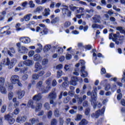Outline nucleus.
<instances>
[{
  "label": "nucleus",
  "mask_w": 125,
  "mask_h": 125,
  "mask_svg": "<svg viewBox=\"0 0 125 125\" xmlns=\"http://www.w3.org/2000/svg\"><path fill=\"white\" fill-rule=\"evenodd\" d=\"M87 125V121L83 119L79 123V125Z\"/></svg>",
  "instance_id": "nucleus-36"
},
{
  "label": "nucleus",
  "mask_w": 125,
  "mask_h": 125,
  "mask_svg": "<svg viewBox=\"0 0 125 125\" xmlns=\"http://www.w3.org/2000/svg\"><path fill=\"white\" fill-rule=\"evenodd\" d=\"M103 27V25L102 24H98L95 23L92 24V28L93 29H102Z\"/></svg>",
  "instance_id": "nucleus-21"
},
{
  "label": "nucleus",
  "mask_w": 125,
  "mask_h": 125,
  "mask_svg": "<svg viewBox=\"0 0 125 125\" xmlns=\"http://www.w3.org/2000/svg\"><path fill=\"white\" fill-rule=\"evenodd\" d=\"M14 65H15V60L12 59L11 60V62H10L9 69H12Z\"/></svg>",
  "instance_id": "nucleus-30"
},
{
  "label": "nucleus",
  "mask_w": 125,
  "mask_h": 125,
  "mask_svg": "<svg viewBox=\"0 0 125 125\" xmlns=\"http://www.w3.org/2000/svg\"><path fill=\"white\" fill-rule=\"evenodd\" d=\"M43 75H44V71L42 70L39 73L38 76L39 77H42Z\"/></svg>",
  "instance_id": "nucleus-62"
},
{
  "label": "nucleus",
  "mask_w": 125,
  "mask_h": 125,
  "mask_svg": "<svg viewBox=\"0 0 125 125\" xmlns=\"http://www.w3.org/2000/svg\"><path fill=\"white\" fill-rule=\"evenodd\" d=\"M69 101H70V97H67L65 99H64L63 102H64V103L67 104Z\"/></svg>",
  "instance_id": "nucleus-57"
},
{
  "label": "nucleus",
  "mask_w": 125,
  "mask_h": 125,
  "mask_svg": "<svg viewBox=\"0 0 125 125\" xmlns=\"http://www.w3.org/2000/svg\"><path fill=\"white\" fill-rule=\"evenodd\" d=\"M21 25V24L20 23H18L16 24V28L17 31H20L21 30H22V28L19 27H20Z\"/></svg>",
  "instance_id": "nucleus-51"
},
{
  "label": "nucleus",
  "mask_w": 125,
  "mask_h": 125,
  "mask_svg": "<svg viewBox=\"0 0 125 125\" xmlns=\"http://www.w3.org/2000/svg\"><path fill=\"white\" fill-rule=\"evenodd\" d=\"M62 76V70H59L57 72V78H59Z\"/></svg>",
  "instance_id": "nucleus-55"
},
{
  "label": "nucleus",
  "mask_w": 125,
  "mask_h": 125,
  "mask_svg": "<svg viewBox=\"0 0 125 125\" xmlns=\"http://www.w3.org/2000/svg\"><path fill=\"white\" fill-rule=\"evenodd\" d=\"M22 80L23 81H26V80H28V75L24 74L22 76Z\"/></svg>",
  "instance_id": "nucleus-64"
},
{
  "label": "nucleus",
  "mask_w": 125,
  "mask_h": 125,
  "mask_svg": "<svg viewBox=\"0 0 125 125\" xmlns=\"http://www.w3.org/2000/svg\"><path fill=\"white\" fill-rule=\"evenodd\" d=\"M84 64H85L84 61L80 60V62L75 65V66L77 67V68H78V67H80V68H81L80 71L82 73L81 77L83 78H85L87 77L88 75L87 72L84 71V70H85V66H84Z\"/></svg>",
  "instance_id": "nucleus-2"
},
{
  "label": "nucleus",
  "mask_w": 125,
  "mask_h": 125,
  "mask_svg": "<svg viewBox=\"0 0 125 125\" xmlns=\"http://www.w3.org/2000/svg\"><path fill=\"white\" fill-rule=\"evenodd\" d=\"M8 99L9 100H11L13 98V93L12 92H10L8 95Z\"/></svg>",
  "instance_id": "nucleus-43"
},
{
  "label": "nucleus",
  "mask_w": 125,
  "mask_h": 125,
  "mask_svg": "<svg viewBox=\"0 0 125 125\" xmlns=\"http://www.w3.org/2000/svg\"><path fill=\"white\" fill-rule=\"evenodd\" d=\"M4 119L8 122L9 125H13L15 122V119L12 118L9 114L5 115Z\"/></svg>",
  "instance_id": "nucleus-11"
},
{
  "label": "nucleus",
  "mask_w": 125,
  "mask_h": 125,
  "mask_svg": "<svg viewBox=\"0 0 125 125\" xmlns=\"http://www.w3.org/2000/svg\"><path fill=\"white\" fill-rule=\"evenodd\" d=\"M109 20L111 21V22H113L114 25H117V22H116V18H114L113 17H110Z\"/></svg>",
  "instance_id": "nucleus-41"
},
{
  "label": "nucleus",
  "mask_w": 125,
  "mask_h": 125,
  "mask_svg": "<svg viewBox=\"0 0 125 125\" xmlns=\"http://www.w3.org/2000/svg\"><path fill=\"white\" fill-rule=\"evenodd\" d=\"M71 26V22L70 21H66L64 23V27L66 28H68V27Z\"/></svg>",
  "instance_id": "nucleus-53"
},
{
  "label": "nucleus",
  "mask_w": 125,
  "mask_h": 125,
  "mask_svg": "<svg viewBox=\"0 0 125 125\" xmlns=\"http://www.w3.org/2000/svg\"><path fill=\"white\" fill-rule=\"evenodd\" d=\"M34 54H35V51L31 50L28 53V56H29V57H32L34 56Z\"/></svg>",
  "instance_id": "nucleus-50"
},
{
  "label": "nucleus",
  "mask_w": 125,
  "mask_h": 125,
  "mask_svg": "<svg viewBox=\"0 0 125 125\" xmlns=\"http://www.w3.org/2000/svg\"><path fill=\"white\" fill-rule=\"evenodd\" d=\"M54 116H55L57 117H58L60 116V113H59V109L56 108L55 110Z\"/></svg>",
  "instance_id": "nucleus-37"
},
{
  "label": "nucleus",
  "mask_w": 125,
  "mask_h": 125,
  "mask_svg": "<svg viewBox=\"0 0 125 125\" xmlns=\"http://www.w3.org/2000/svg\"><path fill=\"white\" fill-rule=\"evenodd\" d=\"M58 50V52L59 54H62L63 53V48L62 47H59Z\"/></svg>",
  "instance_id": "nucleus-58"
},
{
  "label": "nucleus",
  "mask_w": 125,
  "mask_h": 125,
  "mask_svg": "<svg viewBox=\"0 0 125 125\" xmlns=\"http://www.w3.org/2000/svg\"><path fill=\"white\" fill-rule=\"evenodd\" d=\"M29 6L31 8H34V7H35V4H34V3H33L32 0H30L29 1Z\"/></svg>",
  "instance_id": "nucleus-46"
},
{
  "label": "nucleus",
  "mask_w": 125,
  "mask_h": 125,
  "mask_svg": "<svg viewBox=\"0 0 125 125\" xmlns=\"http://www.w3.org/2000/svg\"><path fill=\"white\" fill-rule=\"evenodd\" d=\"M19 112H20V109L19 108H17L14 110V114L15 115H18Z\"/></svg>",
  "instance_id": "nucleus-49"
},
{
  "label": "nucleus",
  "mask_w": 125,
  "mask_h": 125,
  "mask_svg": "<svg viewBox=\"0 0 125 125\" xmlns=\"http://www.w3.org/2000/svg\"><path fill=\"white\" fill-rule=\"evenodd\" d=\"M92 22L95 23L101 24V16L99 15H95L92 18Z\"/></svg>",
  "instance_id": "nucleus-9"
},
{
  "label": "nucleus",
  "mask_w": 125,
  "mask_h": 125,
  "mask_svg": "<svg viewBox=\"0 0 125 125\" xmlns=\"http://www.w3.org/2000/svg\"><path fill=\"white\" fill-rule=\"evenodd\" d=\"M33 104H34V102L33 100H30L28 102L27 106L28 107H31L32 109H35V105H34Z\"/></svg>",
  "instance_id": "nucleus-31"
},
{
  "label": "nucleus",
  "mask_w": 125,
  "mask_h": 125,
  "mask_svg": "<svg viewBox=\"0 0 125 125\" xmlns=\"http://www.w3.org/2000/svg\"><path fill=\"white\" fill-rule=\"evenodd\" d=\"M86 12L87 13H93L94 12V10L91 9H85Z\"/></svg>",
  "instance_id": "nucleus-54"
},
{
  "label": "nucleus",
  "mask_w": 125,
  "mask_h": 125,
  "mask_svg": "<svg viewBox=\"0 0 125 125\" xmlns=\"http://www.w3.org/2000/svg\"><path fill=\"white\" fill-rule=\"evenodd\" d=\"M37 88H39L42 91V93H47L50 89V86H46V88H44V86L42 85V81H39L36 85Z\"/></svg>",
  "instance_id": "nucleus-3"
},
{
  "label": "nucleus",
  "mask_w": 125,
  "mask_h": 125,
  "mask_svg": "<svg viewBox=\"0 0 125 125\" xmlns=\"http://www.w3.org/2000/svg\"><path fill=\"white\" fill-rule=\"evenodd\" d=\"M120 37V32H117L116 34H113V38H112V41L116 43V44H122L123 42H119L118 41V38H119Z\"/></svg>",
  "instance_id": "nucleus-10"
},
{
  "label": "nucleus",
  "mask_w": 125,
  "mask_h": 125,
  "mask_svg": "<svg viewBox=\"0 0 125 125\" xmlns=\"http://www.w3.org/2000/svg\"><path fill=\"white\" fill-rule=\"evenodd\" d=\"M5 82V79L3 77H0V91L3 94H6V89L5 87L3 86L4 85V83Z\"/></svg>",
  "instance_id": "nucleus-6"
},
{
  "label": "nucleus",
  "mask_w": 125,
  "mask_h": 125,
  "mask_svg": "<svg viewBox=\"0 0 125 125\" xmlns=\"http://www.w3.org/2000/svg\"><path fill=\"white\" fill-rule=\"evenodd\" d=\"M33 59L34 61H42V58L39 54H36L34 56Z\"/></svg>",
  "instance_id": "nucleus-23"
},
{
  "label": "nucleus",
  "mask_w": 125,
  "mask_h": 125,
  "mask_svg": "<svg viewBox=\"0 0 125 125\" xmlns=\"http://www.w3.org/2000/svg\"><path fill=\"white\" fill-rule=\"evenodd\" d=\"M31 16H32V14H28L24 17V19L25 21H30L31 19Z\"/></svg>",
  "instance_id": "nucleus-33"
},
{
  "label": "nucleus",
  "mask_w": 125,
  "mask_h": 125,
  "mask_svg": "<svg viewBox=\"0 0 125 125\" xmlns=\"http://www.w3.org/2000/svg\"><path fill=\"white\" fill-rule=\"evenodd\" d=\"M63 8L62 9V14H67V13L69 11V7L67 5H63Z\"/></svg>",
  "instance_id": "nucleus-26"
},
{
  "label": "nucleus",
  "mask_w": 125,
  "mask_h": 125,
  "mask_svg": "<svg viewBox=\"0 0 125 125\" xmlns=\"http://www.w3.org/2000/svg\"><path fill=\"white\" fill-rule=\"evenodd\" d=\"M72 58V55L69 54H66V59L67 60H70Z\"/></svg>",
  "instance_id": "nucleus-60"
},
{
  "label": "nucleus",
  "mask_w": 125,
  "mask_h": 125,
  "mask_svg": "<svg viewBox=\"0 0 125 125\" xmlns=\"http://www.w3.org/2000/svg\"><path fill=\"white\" fill-rule=\"evenodd\" d=\"M50 83H51V78H49L46 81V84H47V86H50Z\"/></svg>",
  "instance_id": "nucleus-45"
},
{
  "label": "nucleus",
  "mask_w": 125,
  "mask_h": 125,
  "mask_svg": "<svg viewBox=\"0 0 125 125\" xmlns=\"http://www.w3.org/2000/svg\"><path fill=\"white\" fill-rule=\"evenodd\" d=\"M7 52L8 54L11 57H13V54H11L10 50H7V48H4L3 50H2V53H6Z\"/></svg>",
  "instance_id": "nucleus-27"
},
{
  "label": "nucleus",
  "mask_w": 125,
  "mask_h": 125,
  "mask_svg": "<svg viewBox=\"0 0 125 125\" xmlns=\"http://www.w3.org/2000/svg\"><path fill=\"white\" fill-rule=\"evenodd\" d=\"M42 6H39L36 9V11L35 12H38V13H41L42 11Z\"/></svg>",
  "instance_id": "nucleus-38"
},
{
  "label": "nucleus",
  "mask_w": 125,
  "mask_h": 125,
  "mask_svg": "<svg viewBox=\"0 0 125 125\" xmlns=\"http://www.w3.org/2000/svg\"><path fill=\"white\" fill-rule=\"evenodd\" d=\"M52 117V111L50 110L47 113V118L49 119H51Z\"/></svg>",
  "instance_id": "nucleus-44"
},
{
  "label": "nucleus",
  "mask_w": 125,
  "mask_h": 125,
  "mask_svg": "<svg viewBox=\"0 0 125 125\" xmlns=\"http://www.w3.org/2000/svg\"><path fill=\"white\" fill-rule=\"evenodd\" d=\"M18 95L19 99H22V98H23L25 95V91L19 90L18 91Z\"/></svg>",
  "instance_id": "nucleus-18"
},
{
  "label": "nucleus",
  "mask_w": 125,
  "mask_h": 125,
  "mask_svg": "<svg viewBox=\"0 0 125 125\" xmlns=\"http://www.w3.org/2000/svg\"><path fill=\"white\" fill-rule=\"evenodd\" d=\"M6 111V105L4 104L2 105V107L1 108L0 112L1 113H4Z\"/></svg>",
  "instance_id": "nucleus-39"
},
{
  "label": "nucleus",
  "mask_w": 125,
  "mask_h": 125,
  "mask_svg": "<svg viewBox=\"0 0 125 125\" xmlns=\"http://www.w3.org/2000/svg\"><path fill=\"white\" fill-rule=\"evenodd\" d=\"M105 109H106V107L105 106H104L101 110H98L95 113H93L91 115L92 118H95V119H98V118H99V116H102V115H104Z\"/></svg>",
  "instance_id": "nucleus-5"
},
{
  "label": "nucleus",
  "mask_w": 125,
  "mask_h": 125,
  "mask_svg": "<svg viewBox=\"0 0 125 125\" xmlns=\"http://www.w3.org/2000/svg\"><path fill=\"white\" fill-rule=\"evenodd\" d=\"M97 90V88L96 87H93V90L91 91H88L87 92V95L88 96H91L90 102L91 104H94V108L96 107V104H95V102H96V100H97V95L96 94V91Z\"/></svg>",
  "instance_id": "nucleus-1"
},
{
  "label": "nucleus",
  "mask_w": 125,
  "mask_h": 125,
  "mask_svg": "<svg viewBox=\"0 0 125 125\" xmlns=\"http://www.w3.org/2000/svg\"><path fill=\"white\" fill-rule=\"evenodd\" d=\"M116 30L119 31L121 34H124L125 35V31L124 30V27L122 26H118L116 27Z\"/></svg>",
  "instance_id": "nucleus-28"
},
{
  "label": "nucleus",
  "mask_w": 125,
  "mask_h": 125,
  "mask_svg": "<svg viewBox=\"0 0 125 125\" xmlns=\"http://www.w3.org/2000/svg\"><path fill=\"white\" fill-rule=\"evenodd\" d=\"M40 26H37L36 28V32H39L40 31H42L41 32V34L42 35H46L48 33L47 29L45 25L42 23H40L39 24Z\"/></svg>",
  "instance_id": "nucleus-4"
},
{
  "label": "nucleus",
  "mask_w": 125,
  "mask_h": 125,
  "mask_svg": "<svg viewBox=\"0 0 125 125\" xmlns=\"http://www.w3.org/2000/svg\"><path fill=\"white\" fill-rule=\"evenodd\" d=\"M78 81V77L73 76L71 78L70 84L71 85H77V83Z\"/></svg>",
  "instance_id": "nucleus-15"
},
{
  "label": "nucleus",
  "mask_w": 125,
  "mask_h": 125,
  "mask_svg": "<svg viewBox=\"0 0 125 125\" xmlns=\"http://www.w3.org/2000/svg\"><path fill=\"white\" fill-rule=\"evenodd\" d=\"M69 8L71 11H75L78 9V7L75 6L73 4H71L69 5Z\"/></svg>",
  "instance_id": "nucleus-34"
},
{
  "label": "nucleus",
  "mask_w": 125,
  "mask_h": 125,
  "mask_svg": "<svg viewBox=\"0 0 125 125\" xmlns=\"http://www.w3.org/2000/svg\"><path fill=\"white\" fill-rule=\"evenodd\" d=\"M20 41L23 43H30L31 42V39L29 37H21Z\"/></svg>",
  "instance_id": "nucleus-14"
},
{
  "label": "nucleus",
  "mask_w": 125,
  "mask_h": 125,
  "mask_svg": "<svg viewBox=\"0 0 125 125\" xmlns=\"http://www.w3.org/2000/svg\"><path fill=\"white\" fill-rule=\"evenodd\" d=\"M44 107L46 110H49V109H50V106H49V104L48 103H46L44 105Z\"/></svg>",
  "instance_id": "nucleus-47"
},
{
  "label": "nucleus",
  "mask_w": 125,
  "mask_h": 125,
  "mask_svg": "<svg viewBox=\"0 0 125 125\" xmlns=\"http://www.w3.org/2000/svg\"><path fill=\"white\" fill-rule=\"evenodd\" d=\"M83 107H88V102H87V101H84L83 103Z\"/></svg>",
  "instance_id": "nucleus-52"
},
{
  "label": "nucleus",
  "mask_w": 125,
  "mask_h": 125,
  "mask_svg": "<svg viewBox=\"0 0 125 125\" xmlns=\"http://www.w3.org/2000/svg\"><path fill=\"white\" fill-rule=\"evenodd\" d=\"M50 48H51V46L49 44H47L44 46V47L43 48V50L44 52H46V51H48Z\"/></svg>",
  "instance_id": "nucleus-32"
},
{
  "label": "nucleus",
  "mask_w": 125,
  "mask_h": 125,
  "mask_svg": "<svg viewBox=\"0 0 125 125\" xmlns=\"http://www.w3.org/2000/svg\"><path fill=\"white\" fill-rule=\"evenodd\" d=\"M92 47V46H91V45H87L85 46V49H87V50H90Z\"/></svg>",
  "instance_id": "nucleus-61"
},
{
  "label": "nucleus",
  "mask_w": 125,
  "mask_h": 125,
  "mask_svg": "<svg viewBox=\"0 0 125 125\" xmlns=\"http://www.w3.org/2000/svg\"><path fill=\"white\" fill-rule=\"evenodd\" d=\"M51 125H57V120L56 119H52L51 121Z\"/></svg>",
  "instance_id": "nucleus-40"
},
{
  "label": "nucleus",
  "mask_w": 125,
  "mask_h": 125,
  "mask_svg": "<svg viewBox=\"0 0 125 125\" xmlns=\"http://www.w3.org/2000/svg\"><path fill=\"white\" fill-rule=\"evenodd\" d=\"M35 70H34V72L35 73H37V72H38V71L42 70V67L39 62H36L35 63Z\"/></svg>",
  "instance_id": "nucleus-17"
},
{
  "label": "nucleus",
  "mask_w": 125,
  "mask_h": 125,
  "mask_svg": "<svg viewBox=\"0 0 125 125\" xmlns=\"http://www.w3.org/2000/svg\"><path fill=\"white\" fill-rule=\"evenodd\" d=\"M9 63H10V60H9L8 58H7L6 59L2 60L1 65H2V66H5V65H7V66H8L9 67Z\"/></svg>",
  "instance_id": "nucleus-16"
},
{
  "label": "nucleus",
  "mask_w": 125,
  "mask_h": 125,
  "mask_svg": "<svg viewBox=\"0 0 125 125\" xmlns=\"http://www.w3.org/2000/svg\"><path fill=\"white\" fill-rule=\"evenodd\" d=\"M10 81L13 84H16L19 81V76L18 75H13L11 76Z\"/></svg>",
  "instance_id": "nucleus-12"
},
{
  "label": "nucleus",
  "mask_w": 125,
  "mask_h": 125,
  "mask_svg": "<svg viewBox=\"0 0 125 125\" xmlns=\"http://www.w3.org/2000/svg\"><path fill=\"white\" fill-rule=\"evenodd\" d=\"M83 118V115L78 114L77 116L76 121H81V119Z\"/></svg>",
  "instance_id": "nucleus-59"
},
{
  "label": "nucleus",
  "mask_w": 125,
  "mask_h": 125,
  "mask_svg": "<svg viewBox=\"0 0 125 125\" xmlns=\"http://www.w3.org/2000/svg\"><path fill=\"white\" fill-rule=\"evenodd\" d=\"M42 94L39 93L37 95H35L33 97V100H34V101H40V100H42Z\"/></svg>",
  "instance_id": "nucleus-19"
},
{
  "label": "nucleus",
  "mask_w": 125,
  "mask_h": 125,
  "mask_svg": "<svg viewBox=\"0 0 125 125\" xmlns=\"http://www.w3.org/2000/svg\"><path fill=\"white\" fill-rule=\"evenodd\" d=\"M39 122H40V120H39V119L33 118L31 120L32 125H34L35 124H38V123H39Z\"/></svg>",
  "instance_id": "nucleus-35"
},
{
  "label": "nucleus",
  "mask_w": 125,
  "mask_h": 125,
  "mask_svg": "<svg viewBox=\"0 0 125 125\" xmlns=\"http://www.w3.org/2000/svg\"><path fill=\"white\" fill-rule=\"evenodd\" d=\"M62 68H63V65H62V64H60L56 66V69L57 70H61Z\"/></svg>",
  "instance_id": "nucleus-56"
},
{
  "label": "nucleus",
  "mask_w": 125,
  "mask_h": 125,
  "mask_svg": "<svg viewBox=\"0 0 125 125\" xmlns=\"http://www.w3.org/2000/svg\"><path fill=\"white\" fill-rule=\"evenodd\" d=\"M48 63V60L47 59H44L42 61V65H46Z\"/></svg>",
  "instance_id": "nucleus-42"
},
{
  "label": "nucleus",
  "mask_w": 125,
  "mask_h": 125,
  "mask_svg": "<svg viewBox=\"0 0 125 125\" xmlns=\"http://www.w3.org/2000/svg\"><path fill=\"white\" fill-rule=\"evenodd\" d=\"M9 30H10V27L9 26H5L0 28V34H5L6 33V35H10L11 32Z\"/></svg>",
  "instance_id": "nucleus-7"
},
{
  "label": "nucleus",
  "mask_w": 125,
  "mask_h": 125,
  "mask_svg": "<svg viewBox=\"0 0 125 125\" xmlns=\"http://www.w3.org/2000/svg\"><path fill=\"white\" fill-rule=\"evenodd\" d=\"M19 52H20V53L25 54V53H27L28 52V48H26V47L22 46L19 49Z\"/></svg>",
  "instance_id": "nucleus-20"
},
{
  "label": "nucleus",
  "mask_w": 125,
  "mask_h": 125,
  "mask_svg": "<svg viewBox=\"0 0 125 125\" xmlns=\"http://www.w3.org/2000/svg\"><path fill=\"white\" fill-rule=\"evenodd\" d=\"M119 41H120V42H123V41H125V36L122 35L119 37Z\"/></svg>",
  "instance_id": "nucleus-63"
},
{
  "label": "nucleus",
  "mask_w": 125,
  "mask_h": 125,
  "mask_svg": "<svg viewBox=\"0 0 125 125\" xmlns=\"http://www.w3.org/2000/svg\"><path fill=\"white\" fill-rule=\"evenodd\" d=\"M24 65H25L26 66H33V64H34V62H33V61L31 60H26L25 61H24Z\"/></svg>",
  "instance_id": "nucleus-22"
},
{
  "label": "nucleus",
  "mask_w": 125,
  "mask_h": 125,
  "mask_svg": "<svg viewBox=\"0 0 125 125\" xmlns=\"http://www.w3.org/2000/svg\"><path fill=\"white\" fill-rule=\"evenodd\" d=\"M42 103H39L35 106V112H39V111H41L42 110Z\"/></svg>",
  "instance_id": "nucleus-25"
},
{
  "label": "nucleus",
  "mask_w": 125,
  "mask_h": 125,
  "mask_svg": "<svg viewBox=\"0 0 125 125\" xmlns=\"http://www.w3.org/2000/svg\"><path fill=\"white\" fill-rule=\"evenodd\" d=\"M27 120V116H18L16 119V122L17 123H20V124H21L22 123H24V122H26V120Z\"/></svg>",
  "instance_id": "nucleus-13"
},
{
  "label": "nucleus",
  "mask_w": 125,
  "mask_h": 125,
  "mask_svg": "<svg viewBox=\"0 0 125 125\" xmlns=\"http://www.w3.org/2000/svg\"><path fill=\"white\" fill-rule=\"evenodd\" d=\"M50 9L49 8H45L44 13H43V15L45 17H47L48 15H50Z\"/></svg>",
  "instance_id": "nucleus-24"
},
{
  "label": "nucleus",
  "mask_w": 125,
  "mask_h": 125,
  "mask_svg": "<svg viewBox=\"0 0 125 125\" xmlns=\"http://www.w3.org/2000/svg\"><path fill=\"white\" fill-rule=\"evenodd\" d=\"M84 114L87 117H90V108L87 107L85 109Z\"/></svg>",
  "instance_id": "nucleus-29"
},
{
  "label": "nucleus",
  "mask_w": 125,
  "mask_h": 125,
  "mask_svg": "<svg viewBox=\"0 0 125 125\" xmlns=\"http://www.w3.org/2000/svg\"><path fill=\"white\" fill-rule=\"evenodd\" d=\"M40 78V76L37 74H34L32 75V79L33 80H38Z\"/></svg>",
  "instance_id": "nucleus-48"
},
{
  "label": "nucleus",
  "mask_w": 125,
  "mask_h": 125,
  "mask_svg": "<svg viewBox=\"0 0 125 125\" xmlns=\"http://www.w3.org/2000/svg\"><path fill=\"white\" fill-rule=\"evenodd\" d=\"M57 98L56 92L52 91L50 92L48 96V98L50 100V103L53 104V100H55Z\"/></svg>",
  "instance_id": "nucleus-8"
}]
</instances>
